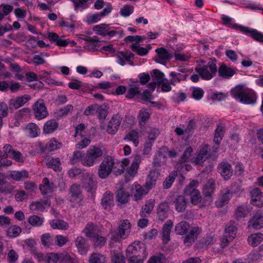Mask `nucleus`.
<instances>
[{"label":"nucleus","instance_id":"c756f323","mask_svg":"<svg viewBox=\"0 0 263 263\" xmlns=\"http://www.w3.org/2000/svg\"><path fill=\"white\" fill-rule=\"evenodd\" d=\"M59 126L58 122L54 119L47 121L43 126V132L45 134H50L55 131Z\"/></svg>","mask_w":263,"mask_h":263},{"label":"nucleus","instance_id":"393cba45","mask_svg":"<svg viewBox=\"0 0 263 263\" xmlns=\"http://www.w3.org/2000/svg\"><path fill=\"white\" fill-rule=\"evenodd\" d=\"M69 193L71 195V200L76 201L80 203L83 198L82 191L80 185L72 184L69 190Z\"/></svg>","mask_w":263,"mask_h":263},{"label":"nucleus","instance_id":"338daca9","mask_svg":"<svg viewBox=\"0 0 263 263\" xmlns=\"http://www.w3.org/2000/svg\"><path fill=\"white\" fill-rule=\"evenodd\" d=\"M91 240L94 242L95 245L96 247H101L105 245L107 238L105 237L101 236L97 234Z\"/></svg>","mask_w":263,"mask_h":263},{"label":"nucleus","instance_id":"f704fd0d","mask_svg":"<svg viewBox=\"0 0 263 263\" xmlns=\"http://www.w3.org/2000/svg\"><path fill=\"white\" fill-rule=\"evenodd\" d=\"M173 226V222L171 220L163 226L162 227V238L165 243L168 242L170 240V233Z\"/></svg>","mask_w":263,"mask_h":263},{"label":"nucleus","instance_id":"7ed1b4c3","mask_svg":"<svg viewBox=\"0 0 263 263\" xmlns=\"http://www.w3.org/2000/svg\"><path fill=\"white\" fill-rule=\"evenodd\" d=\"M131 224L127 219L121 222L119 228L116 230H111L109 233L111 240L119 242L126 238L130 232Z\"/></svg>","mask_w":263,"mask_h":263},{"label":"nucleus","instance_id":"a18cd8bd","mask_svg":"<svg viewBox=\"0 0 263 263\" xmlns=\"http://www.w3.org/2000/svg\"><path fill=\"white\" fill-rule=\"evenodd\" d=\"M106 257L100 253H93L89 258V263H105Z\"/></svg>","mask_w":263,"mask_h":263},{"label":"nucleus","instance_id":"5701e85b","mask_svg":"<svg viewBox=\"0 0 263 263\" xmlns=\"http://www.w3.org/2000/svg\"><path fill=\"white\" fill-rule=\"evenodd\" d=\"M157 213L158 219L163 221L168 217V212L170 210L168 203L166 201L161 202L157 207Z\"/></svg>","mask_w":263,"mask_h":263},{"label":"nucleus","instance_id":"de8ad7c7","mask_svg":"<svg viewBox=\"0 0 263 263\" xmlns=\"http://www.w3.org/2000/svg\"><path fill=\"white\" fill-rule=\"evenodd\" d=\"M170 76L171 77L170 83L173 85H175L176 83H179L181 81L185 79V75L176 71H172L170 72Z\"/></svg>","mask_w":263,"mask_h":263},{"label":"nucleus","instance_id":"c03bdc74","mask_svg":"<svg viewBox=\"0 0 263 263\" xmlns=\"http://www.w3.org/2000/svg\"><path fill=\"white\" fill-rule=\"evenodd\" d=\"M139 133L135 130H132L126 135L124 139L132 141L135 146H137L139 144Z\"/></svg>","mask_w":263,"mask_h":263},{"label":"nucleus","instance_id":"c9c22d12","mask_svg":"<svg viewBox=\"0 0 263 263\" xmlns=\"http://www.w3.org/2000/svg\"><path fill=\"white\" fill-rule=\"evenodd\" d=\"M150 115L148 109L146 108H142L140 110L137 116L139 124L141 126H144L148 121Z\"/></svg>","mask_w":263,"mask_h":263},{"label":"nucleus","instance_id":"dca6fc26","mask_svg":"<svg viewBox=\"0 0 263 263\" xmlns=\"http://www.w3.org/2000/svg\"><path fill=\"white\" fill-rule=\"evenodd\" d=\"M74 244L80 254L82 255L87 254L89 249V245L85 238L81 236H78L74 241Z\"/></svg>","mask_w":263,"mask_h":263},{"label":"nucleus","instance_id":"052dcab7","mask_svg":"<svg viewBox=\"0 0 263 263\" xmlns=\"http://www.w3.org/2000/svg\"><path fill=\"white\" fill-rule=\"evenodd\" d=\"M134 12V7L130 5H125L120 9V14L123 17H128Z\"/></svg>","mask_w":263,"mask_h":263},{"label":"nucleus","instance_id":"cd10ccee","mask_svg":"<svg viewBox=\"0 0 263 263\" xmlns=\"http://www.w3.org/2000/svg\"><path fill=\"white\" fill-rule=\"evenodd\" d=\"M28 172L25 170H22L20 171H13L7 175L8 179H12L16 181L28 178Z\"/></svg>","mask_w":263,"mask_h":263},{"label":"nucleus","instance_id":"f3484780","mask_svg":"<svg viewBox=\"0 0 263 263\" xmlns=\"http://www.w3.org/2000/svg\"><path fill=\"white\" fill-rule=\"evenodd\" d=\"M86 42L84 48L90 51L100 50V45L98 37L96 36L93 37L87 36L83 39Z\"/></svg>","mask_w":263,"mask_h":263},{"label":"nucleus","instance_id":"c85d7f7f","mask_svg":"<svg viewBox=\"0 0 263 263\" xmlns=\"http://www.w3.org/2000/svg\"><path fill=\"white\" fill-rule=\"evenodd\" d=\"M187 204V200L183 195L177 196L174 201L175 210L179 213H181L185 211Z\"/></svg>","mask_w":263,"mask_h":263},{"label":"nucleus","instance_id":"79ce46f5","mask_svg":"<svg viewBox=\"0 0 263 263\" xmlns=\"http://www.w3.org/2000/svg\"><path fill=\"white\" fill-rule=\"evenodd\" d=\"M263 240V234L258 233L252 234L248 238V242L253 247L257 246Z\"/></svg>","mask_w":263,"mask_h":263},{"label":"nucleus","instance_id":"0eeeda50","mask_svg":"<svg viewBox=\"0 0 263 263\" xmlns=\"http://www.w3.org/2000/svg\"><path fill=\"white\" fill-rule=\"evenodd\" d=\"M82 186L88 192L93 193L97 188V181L95 176L90 173H86L82 175Z\"/></svg>","mask_w":263,"mask_h":263},{"label":"nucleus","instance_id":"7c9ffc66","mask_svg":"<svg viewBox=\"0 0 263 263\" xmlns=\"http://www.w3.org/2000/svg\"><path fill=\"white\" fill-rule=\"evenodd\" d=\"M209 149L208 145H205L200 150L197 156L195 159V163L196 164H201L208 159L209 156Z\"/></svg>","mask_w":263,"mask_h":263},{"label":"nucleus","instance_id":"473e14b6","mask_svg":"<svg viewBox=\"0 0 263 263\" xmlns=\"http://www.w3.org/2000/svg\"><path fill=\"white\" fill-rule=\"evenodd\" d=\"M158 177V173L154 171H150L145 184V188L149 190L155 187Z\"/></svg>","mask_w":263,"mask_h":263},{"label":"nucleus","instance_id":"13d9d810","mask_svg":"<svg viewBox=\"0 0 263 263\" xmlns=\"http://www.w3.org/2000/svg\"><path fill=\"white\" fill-rule=\"evenodd\" d=\"M129 195L126 193L123 189L119 190L116 194V198L118 201L124 203L128 201Z\"/></svg>","mask_w":263,"mask_h":263},{"label":"nucleus","instance_id":"9b49d317","mask_svg":"<svg viewBox=\"0 0 263 263\" xmlns=\"http://www.w3.org/2000/svg\"><path fill=\"white\" fill-rule=\"evenodd\" d=\"M35 118L40 120L46 118L48 112L43 99L38 100L32 106Z\"/></svg>","mask_w":263,"mask_h":263},{"label":"nucleus","instance_id":"20e7f679","mask_svg":"<svg viewBox=\"0 0 263 263\" xmlns=\"http://www.w3.org/2000/svg\"><path fill=\"white\" fill-rule=\"evenodd\" d=\"M103 155L102 149L97 146L91 145L86 151V156L83 159L82 164L85 166H92L96 160Z\"/></svg>","mask_w":263,"mask_h":263},{"label":"nucleus","instance_id":"1a4fd4ad","mask_svg":"<svg viewBox=\"0 0 263 263\" xmlns=\"http://www.w3.org/2000/svg\"><path fill=\"white\" fill-rule=\"evenodd\" d=\"M215 190V181L214 179H209L203 189V194L204 198V205H210L213 201L212 197Z\"/></svg>","mask_w":263,"mask_h":263},{"label":"nucleus","instance_id":"bf43d9fd","mask_svg":"<svg viewBox=\"0 0 263 263\" xmlns=\"http://www.w3.org/2000/svg\"><path fill=\"white\" fill-rule=\"evenodd\" d=\"M146 37L145 36H140V35H128L125 37L124 41L126 42L132 43L135 42V44H137L141 42H143L145 39H146Z\"/></svg>","mask_w":263,"mask_h":263},{"label":"nucleus","instance_id":"bb28decb","mask_svg":"<svg viewBox=\"0 0 263 263\" xmlns=\"http://www.w3.org/2000/svg\"><path fill=\"white\" fill-rule=\"evenodd\" d=\"M101 204L104 209L108 211L110 210L114 205L113 194L110 192H106L103 195Z\"/></svg>","mask_w":263,"mask_h":263},{"label":"nucleus","instance_id":"4468645a","mask_svg":"<svg viewBox=\"0 0 263 263\" xmlns=\"http://www.w3.org/2000/svg\"><path fill=\"white\" fill-rule=\"evenodd\" d=\"M232 192L228 188L224 189L220 192L215 204L217 207L221 208L228 203L232 198Z\"/></svg>","mask_w":263,"mask_h":263},{"label":"nucleus","instance_id":"6ab92c4d","mask_svg":"<svg viewBox=\"0 0 263 263\" xmlns=\"http://www.w3.org/2000/svg\"><path fill=\"white\" fill-rule=\"evenodd\" d=\"M155 52L157 53L156 61L160 64H164L166 61H170L172 57V54L163 47L157 48Z\"/></svg>","mask_w":263,"mask_h":263},{"label":"nucleus","instance_id":"6e6d98bb","mask_svg":"<svg viewBox=\"0 0 263 263\" xmlns=\"http://www.w3.org/2000/svg\"><path fill=\"white\" fill-rule=\"evenodd\" d=\"M61 162L59 158H52L47 163L48 167L52 168L55 171H60L61 170Z\"/></svg>","mask_w":263,"mask_h":263},{"label":"nucleus","instance_id":"ddd939ff","mask_svg":"<svg viewBox=\"0 0 263 263\" xmlns=\"http://www.w3.org/2000/svg\"><path fill=\"white\" fill-rule=\"evenodd\" d=\"M217 170L225 180H228L233 175L232 167L228 162L223 161L219 163Z\"/></svg>","mask_w":263,"mask_h":263},{"label":"nucleus","instance_id":"603ef678","mask_svg":"<svg viewBox=\"0 0 263 263\" xmlns=\"http://www.w3.org/2000/svg\"><path fill=\"white\" fill-rule=\"evenodd\" d=\"M224 135V127L221 125H218L215 130L214 142L217 145H219Z\"/></svg>","mask_w":263,"mask_h":263},{"label":"nucleus","instance_id":"4d7b16f0","mask_svg":"<svg viewBox=\"0 0 263 263\" xmlns=\"http://www.w3.org/2000/svg\"><path fill=\"white\" fill-rule=\"evenodd\" d=\"M177 173L176 171H173L171 173L169 176L165 179L163 182V187L164 189H167L171 187L173 183L174 182Z\"/></svg>","mask_w":263,"mask_h":263},{"label":"nucleus","instance_id":"09e8293b","mask_svg":"<svg viewBox=\"0 0 263 263\" xmlns=\"http://www.w3.org/2000/svg\"><path fill=\"white\" fill-rule=\"evenodd\" d=\"M41 242L44 247H49L54 245V238L49 233H45L41 236Z\"/></svg>","mask_w":263,"mask_h":263},{"label":"nucleus","instance_id":"f257e3e1","mask_svg":"<svg viewBox=\"0 0 263 263\" xmlns=\"http://www.w3.org/2000/svg\"><path fill=\"white\" fill-rule=\"evenodd\" d=\"M126 256L130 263H143L147 256L145 245L140 241H135L127 247Z\"/></svg>","mask_w":263,"mask_h":263},{"label":"nucleus","instance_id":"58836bf2","mask_svg":"<svg viewBox=\"0 0 263 263\" xmlns=\"http://www.w3.org/2000/svg\"><path fill=\"white\" fill-rule=\"evenodd\" d=\"M144 192V190L140 185L134 184L132 189V197H133L134 200L137 201L142 198Z\"/></svg>","mask_w":263,"mask_h":263},{"label":"nucleus","instance_id":"774afa93","mask_svg":"<svg viewBox=\"0 0 263 263\" xmlns=\"http://www.w3.org/2000/svg\"><path fill=\"white\" fill-rule=\"evenodd\" d=\"M102 18L100 13H97L92 14H89L87 16L86 22L90 24L98 22Z\"/></svg>","mask_w":263,"mask_h":263},{"label":"nucleus","instance_id":"3c124183","mask_svg":"<svg viewBox=\"0 0 263 263\" xmlns=\"http://www.w3.org/2000/svg\"><path fill=\"white\" fill-rule=\"evenodd\" d=\"M139 93V85L137 84H132L129 85V88L126 94V97L128 99H132Z\"/></svg>","mask_w":263,"mask_h":263},{"label":"nucleus","instance_id":"e2e57ef3","mask_svg":"<svg viewBox=\"0 0 263 263\" xmlns=\"http://www.w3.org/2000/svg\"><path fill=\"white\" fill-rule=\"evenodd\" d=\"M62 145V143L61 142L57 141L55 138H52L49 141L47 146L48 149L52 151L60 148Z\"/></svg>","mask_w":263,"mask_h":263},{"label":"nucleus","instance_id":"e433bc0d","mask_svg":"<svg viewBox=\"0 0 263 263\" xmlns=\"http://www.w3.org/2000/svg\"><path fill=\"white\" fill-rule=\"evenodd\" d=\"M190 228L188 222L182 221L176 225L175 231L177 234L183 235L186 234Z\"/></svg>","mask_w":263,"mask_h":263},{"label":"nucleus","instance_id":"b1692460","mask_svg":"<svg viewBox=\"0 0 263 263\" xmlns=\"http://www.w3.org/2000/svg\"><path fill=\"white\" fill-rule=\"evenodd\" d=\"M219 77L229 79L232 77L236 72L234 69L227 66L225 64L222 63L217 69Z\"/></svg>","mask_w":263,"mask_h":263},{"label":"nucleus","instance_id":"a19ab883","mask_svg":"<svg viewBox=\"0 0 263 263\" xmlns=\"http://www.w3.org/2000/svg\"><path fill=\"white\" fill-rule=\"evenodd\" d=\"M83 233L91 240L97 234L96 227L92 223H88L83 230Z\"/></svg>","mask_w":263,"mask_h":263},{"label":"nucleus","instance_id":"9d476101","mask_svg":"<svg viewBox=\"0 0 263 263\" xmlns=\"http://www.w3.org/2000/svg\"><path fill=\"white\" fill-rule=\"evenodd\" d=\"M237 232V228L235 226L231 225L227 227L220 239L221 246L224 248L232 241L236 236Z\"/></svg>","mask_w":263,"mask_h":263},{"label":"nucleus","instance_id":"49530a36","mask_svg":"<svg viewBox=\"0 0 263 263\" xmlns=\"http://www.w3.org/2000/svg\"><path fill=\"white\" fill-rule=\"evenodd\" d=\"M191 197V201L192 204L196 205L201 201V196L200 192L196 189H193L189 192Z\"/></svg>","mask_w":263,"mask_h":263},{"label":"nucleus","instance_id":"4be33fe9","mask_svg":"<svg viewBox=\"0 0 263 263\" xmlns=\"http://www.w3.org/2000/svg\"><path fill=\"white\" fill-rule=\"evenodd\" d=\"M39 188L42 194L46 195L50 194L53 192L55 185L52 182L49 180L48 178H44L43 179L42 184H40Z\"/></svg>","mask_w":263,"mask_h":263},{"label":"nucleus","instance_id":"0e129e2a","mask_svg":"<svg viewBox=\"0 0 263 263\" xmlns=\"http://www.w3.org/2000/svg\"><path fill=\"white\" fill-rule=\"evenodd\" d=\"M192 152L193 149L191 147L189 146L187 147L180 159L179 161V163H183L189 161L192 156Z\"/></svg>","mask_w":263,"mask_h":263},{"label":"nucleus","instance_id":"a211bd4d","mask_svg":"<svg viewBox=\"0 0 263 263\" xmlns=\"http://www.w3.org/2000/svg\"><path fill=\"white\" fill-rule=\"evenodd\" d=\"M248 227H252L255 229H259L263 228V213L260 211L257 212L255 215L249 220Z\"/></svg>","mask_w":263,"mask_h":263},{"label":"nucleus","instance_id":"864d4df0","mask_svg":"<svg viewBox=\"0 0 263 263\" xmlns=\"http://www.w3.org/2000/svg\"><path fill=\"white\" fill-rule=\"evenodd\" d=\"M28 221L33 227H40L42 225L44 222V218L33 215L28 218Z\"/></svg>","mask_w":263,"mask_h":263},{"label":"nucleus","instance_id":"680f3d73","mask_svg":"<svg viewBox=\"0 0 263 263\" xmlns=\"http://www.w3.org/2000/svg\"><path fill=\"white\" fill-rule=\"evenodd\" d=\"M43 259L46 263H57L58 260L60 261V255L54 253H49Z\"/></svg>","mask_w":263,"mask_h":263},{"label":"nucleus","instance_id":"37998d69","mask_svg":"<svg viewBox=\"0 0 263 263\" xmlns=\"http://www.w3.org/2000/svg\"><path fill=\"white\" fill-rule=\"evenodd\" d=\"M50 224L53 229L66 230L69 228L67 222L61 219H53L50 222Z\"/></svg>","mask_w":263,"mask_h":263},{"label":"nucleus","instance_id":"423d86ee","mask_svg":"<svg viewBox=\"0 0 263 263\" xmlns=\"http://www.w3.org/2000/svg\"><path fill=\"white\" fill-rule=\"evenodd\" d=\"M114 164L113 158L110 156H107L99 166L98 176L101 179L107 178L111 173Z\"/></svg>","mask_w":263,"mask_h":263},{"label":"nucleus","instance_id":"ea45409f","mask_svg":"<svg viewBox=\"0 0 263 263\" xmlns=\"http://www.w3.org/2000/svg\"><path fill=\"white\" fill-rule=\"evenodd\" d=\"M155 203V200L150 199L146 201L145 204L142 206L140 215L142 217H146L152 211Z\"/></svg>","mask_w":263,"mask_h":263},{"label":"nucleus","instance_id":"8fccbe9b","mask_svg":"<svg viewBox=\"0 0 263 263\" xmlns=\"http://www.w3.org/2000/svg\"><path fill=\"white\" fill-rule=\"evenodd\" d=\"M249 211L245 205H240L235 210V216L237 220H240L242 218L246 217L248 214Z\"/></svg>","mask_w":263,"mask_h":263},{"label":"nucleus","instance_id":"412c9836","mask_svg":"<svg viewBox=\"0 0 263 263\" xmlns=\"http://www.w3.org/2000/svg\"><path fill=\"white\" fill-rule=\"evenodd\" d=\"M50 205V201L48 199L41 200L33 201L29 205V209L33 211L43 212Z\"/></svg>","mask_w":263,"mask_h":263},{"label":"nucleus","instance_id":"2f4dec72","mask_svg":"<svg viewBox=\"0 0 263 263\" xmlns=\"http://www.w3.org/2000/svg\"><path fill=\"white\" fill-rule=\"evenodd\" d=\"M142 160V157L140 155L135 156L133 161L129 167L127 168V173L130 176H134L137 172L139 165Z\"/></svg>","mask_w":263,"mask_h":263},{"label":"nucleus","instance_id":"f03ea898","mask_svg":"<svg viewBox=\"0 0 263 263\" xmlns=\"http://www.w3.org/2000/svg\"><path fill=\"white\" fill-rule=\"evenodd\" d=\"M233 98L245 104H254L256 101V94L251 90L238 85L232 89Z\"/></svg>","mask_w":263,"mask_h":263},{"label":"nucleus","instance_id":"72a5a7b5","mask_svg":"<svg viewBox=\"0 0 263 263\" xmlns=\"http://www.w3.org/2000/svg\"><path fill=\"white\" fill-rule=\"evenodd\" d=\"M25 131L30 138H35L39 136L41 133L39 126L34 123L28 124L25 127Z\"/></svg>","mask_w":263,"mask_h":263},{"label":"nucleus","instance_id":"39448f33","mask_svg":"<svg viewBox=\"0 0 263 263\" xmlns=\"http://www.w3.org/2000/svg\"><path fill=\"white\" fill-rule=\"evenodd\" d=\"M195 71L204 80H210L217 72V67L215 62L210 61L206 65L195 68Z\"/></svg>","mask_w":263,"mask_h":263},{"label":"nucleus","instance_id":"2eb2a0df","mask_svg":"<svg viewBox=\"0 0 263 263\" xmlns=\"http://www.w3.org/2000/svg\"><path fill=\"white\" fill-rule=\"evenodd\" d=\"M189 230V233H186L184 239V243L186 246H190L192 245L195 240L197 239L201 231L198 227H192Z\"/></svg>","mask_w":263,"mask_h":263},{"label":"nucleus","instance_id":"f8f14e48","mask_svg":"<svg viewBox=\"0 0 263 263\" xmlns=\"http://www.w3.org/2000/svg\"><path fill=\"white\" fill-rule=\"evenodd\" d=\"M122 121V117L119 114L112 116L108 122L106 132L109 134L115 135L118 131Z\"/></svg>","mask_w":263,"mask_h":263},{"label":"nucleus","instance_id":"4c0bfd02","mask_svg":"<svg viewBox=\"0 0 263 263\" xmlns=\"http://www.w3.org/2000/svg\"><path fill=\"white\" fill-rule=\"evenodd\" d=\"M59 263H79V261L75 255L64 252L60 255Z\"/></svg>","mask_w":263,"mask_h":263},{"label":"nucleus","instance_id":"69168bd1","mask_svg":"<svg viewBox=\"0 0 263 263\" xmlns=\"http://www.w3.org/2000/svg\"><path fill=\"white\" fill-rule=\"evenodd\" d=\"M204 93V92L202 88L199 87L193 88L192 96L195 100L197 101L201 100L202 98Z\"/></svg>","mask_w":263,"mask_h":263},{"label":"nucleus","instance_id":"6e6552de","mask_svg":"<svg viewBox=\"0 0 263 263\" xmlns=\"http://www.w3.org/2000/svg\"><path fill=\"white\" fill-rule=\"evenodd\" d=\"M235 29L239 30L245 34L251 37L256 42L263 43V33L255 29L250 28L239 25H234L233 26Z\"/></svg>","mask_w":263,"mask_h":263},{"label":"nucleus","instance_id":"a878e982","mask_svg":"<svg viewBox=\"0 0 263 263\" xmlns=\"http://www.w3.org/2000/svg\"><path fill=\"white\" fill-rule=\"evenodd\" d=\"M252 205L258 207L263 206V194L258 189H254L251 192Z\"/></svg>","mask_w":263,"mask_h":263},{"label":"nucleus","instance_id":"aec40b11","mask_svg":"<svg viewBox=\"0 0 263 263\" xmlns=\"http://www.w3.org/2000/svg\"><path fill=\"white\" fill-rule=\"evenodd\" d=\"M30 99V97L28 95L16 97L15 99H10L9 102V107L11 109H17L23 106Z\"/></svg>","mask_w":263,"mask_h":263},{"label":"nucleus","instance_id":"5fc2aeb1","mask_svg":"<svg viewBox=\"0 0 263 263\" xmlns=\"http://www.w3.org/2000/svg\"><path fill=\"white\" fill-rule=\"evenodd\" d=\"M22 231L21 228L16 226H12L8 228L6 234L9 237H16Z\"/></svg>","mask_w":263,"mask_h":263}]
</instances>
